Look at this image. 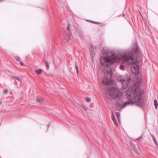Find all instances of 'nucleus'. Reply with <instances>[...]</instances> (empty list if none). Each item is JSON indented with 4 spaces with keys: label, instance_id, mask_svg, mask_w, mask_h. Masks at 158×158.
I'll use <instances>...</instances> for the list:
<instances>
[{
    "label": "nucleus",
    "instance_id": "obj_5",
    "mask_svg": "<svg viewBox=\"0 0 158 158\" xmlns=\"http://www.w3.org/2000/svg\"><path fill=\"white\" fill-rule=\"evenodd\" d=\"M131 70L133 73L137 74L139 71V67L138 65H135L131 67Z\"/></svg>",
    "mask_w": 158,
    "mask_h": 158
},
{
    "label": "nucleus",
    "instance_id": "obj_15",
    "mask_svg": "<svg viewBox=\"0 0 158 158\" xmlns=\"http://www.w3.org/2000/svg\"><path fill=\"white\" fill-rule=\"evenodd\" d=\"M15 59L16 60L20 62V61H21V59H20V58L19 57L16 56L15 57Z\"/></svg>",
    "mask_w": 158,
    "mask_h": 158
},
{
    "label": "nucleus",
    "instance_id": "obj_2",
    "mask_svg": "<svg viewBox=\"0 0 158 158\" xmlns=\"http://www.w3.org/2000/svg\"><path fill=\"white\" fill-rule=\"evenodd\" d=\"M139 52L138 48L137 46L133 49L132 52H127L123 54H115L108 48H104L103 52L107 56L102 57L101 58L100 61L102 65H107L109 64L113 63L117 61L121 60L124 63L128 65H131L136 62V60L133 56V53L136 54Z\"/></svg>",
    "mask_w": 158,
    "mask_h": 158
},
{
    "label": "nucleus",
    "instance_id": "obj_20",
    "mask_svg": "<svg viewBox=\"0 0 158 158\" xmlns=\"http://www.w3.org/2000/svg\"><path fill=\"white\" fill-rule=\"evenodd\" d=\"M8 92V90L7 89H5L4 91V93L5 94H7Z\"/></svg>",
    "mask_w": 158,
    "mask_h": 158
},
{
    "label": "nucleus",
    "instance_id": "obj_23",
    "mask_svg": "<svg viewBox=\"0 0 158 158\" xmlns=\"http://www.w3.org/2000/svg\"><path fill=\"white\" fill-rule=\"evenodd\" d=\"M151 136H152V137L153 138V140H155V136L153 135H151Z\"/></svg>",
    "mask_w": 158,
    "mask_h": 158
},
{
    "label": "nucleus",
    "instance_id": "obj_4",
    "mask_svg": "<svg viewBox=\"0 0 158 158\" xmlns=\"http://www.w3.org/2000/svg\"><path fill=\"white\" fill-rule=\"evenodd\" d=\"M121 92L116 87L108 88L105 93L106 96L108 98L110 97L116 98L121 94Z\"/></svg>",
    "mask_w": 158,
    "mask_h": 158
},
{
    "label": "nucleus",
    "instance_id": "obj_14",
    "mask_svg": "<svg viewBox=\"0 0 158 158\" xmlns=\"http://www.w3.org/2000/svg\"><path fill=\"white\" fill-rule=\"evenodd\" d=\"M15 78L16 79L18 80L20 82H21V80L20 79V78L18 76H16V77H15Z\"/></svg>",
    "mask_w": 158,
    "mask_h": 158
},
{
    "label": "nucleus",
    "instance_id": "obj_11",
    "mask_svg": "<svg viewBox=\"0 0 158 158\" xmlns=\"http://www.w3.org/2000/svg\"><path fill=\"white\" fill-rule=\"evenodd\" d=\"M85 99L88 102H89L91 101V99L88 97L85 98Z\"/></svg>",
    "mask_w": 158,
    "mask_h": 158
},
{
    "label": "nucleus",
    "instance_id": "obj_12",
    "mask_svg": "<svg viewBox=\"0 0 158 158\" xmlns=\"http://www.w3.org/2000/svg\"><path fill=\"white\" fill-rule=\"evenodd\" d=\"M116 116L117 117V118H118V121L119 122V118H120V114L118 112L116 113Z\"/></svg>",
    "mask_w": 158,
    "mask_h": 158
},
{
    "label": "nucleus",
    "instance_id": "obj_10",
    "mask_svg": "<svg viewBox=\"0 0 158 158\" xmlns=\"http://www.w3.org/2000/svg\"><path fill=\"white\" fill-rule=\"evenodd\" d=\"M36 100L37 101L39 102H41L42 101V98L39 97H37L36 98Z\"/></svg>",
    "mask_w": 158,
    "mask_h": 158
},
{
    "label": "nucleus",
    "instance_id": "obj_21",
    "mask_svg": "<svg viewBox=\"0 0 158 158\" xmlns=\"http://www.w3.org/2000/svg\"><path fill=\"white\" fill-rule=\"evenodd\" d=\"M143 137V135H141L139 137L137 138L136 139L137 140H139V139L142 138Z\"/></svg>",
    "mask_w": 158,
    "mask_h": 158
},
{
    "label": "nucleus",
    "instance_id": "obj_6",
    "mask_svg": "<svg viewBox=\"0 0 158 158\" xmlns=\"http://www.w3.org/2000/svg\"><path fill=\"white\" fill-rule=\"evenodd\" d=\"M130 145L131 146V147H132V148H133V150H134L135 152L137 153V149L136 148V147L135 146V145L133 143L131 142L130 143Z\"/></svg>",
    "mask_w": 158,
    "mask_h": 158
},
{
    "label": "nucleus",
    "instance_id": "obj_3",
    "mask_svg": "<svg viewBox=\"0 0 158 158\" xmlns=\"http://www.w3.org/2000/svg\"><path fill=\"white\" fill-rule=\"evenodd\" d=\"M104 72L106 75L105 78L102 80V83L103 85H112L114 84V81L111 79L112 77V71L110 69H105Z\"/></svg>",
    "mask_w": 158,
    "mask_h": 158
},
{
    "label": "nucleus",
    "instance_id": "obj_8",
    "mask_svg": "<svg viewBox=\"0 0 158 158\" xmlns=\"http://www.w3.org/2000/svg\"><path fill=\"white\" fill-rule=\"evenodd\" d=\"M154 105L155 107V108L157 109V106H158V103L157 100L156 99H155L154 101Z\"/></svg>",
    "mask_w": 158,
    "mask_h": 158
},
{
    "label": "nucleus",
    "instance_id": "obj_16",
    "mask_svg": "<svg viewBox=\"0 0 158 158\" xmlns=\"http://www.w3.org/2000/svg\"><path fill=\"white\" fill-rule=\"evenodd\" d=\"M75 67H76V70H77V72L78 73H79V70H78V66L77 65V64H75Z\"/></svg>",
    "mask_w": 158,
    "mask_h": 158
},
{
    "label": "nucleus",
    "instance_id": "obj_13",
    "mask_svg": "<svg viewBox=\"0 0 158 158\" xmlns=\"http://www.w3.org/2000/svg\"><path fill=\"white\" fill-rule=\"evenodd\" d=\"M119 68L120 69L122 70H124V67L123 65H121L120 66Z\"/></svg>",
    "mask_w": 158,
    "mask_h": 158
},
{
    "label": "nucleus",
    "instance_id": "obj_24",
    "mask_svg": "<svg viewBox=\"0 0 158 158\" xmlns=\"http://www.w3.org/2000/svg\"><path fill=\"white\" fill-rule=\"evenodd\" d=\"M69 28H70V26H69V25L68 26V30H69Z\"/></svg>",
    "mask_w": 158,
    "mask_h": 158
},
{
    "label": "nucleus",
    "instance_id": "obj_1",
    "mask_svg": "<svg viewBox=\"0 0 158 158\" xmlns=\"http://www.w3.org/2000/svg\"><path fill=\"white\" fill-rule=\"evenodd\" d=\"M119 82H121L122 89H126L127 86L129 88L127 90L126 97L128 101L125 102L123 105L121 106L122 108L126 106L135 104L137 106H140L142 104L143 98L142 95L143 91L138 88L139 84L140 83L141 78L140 76L137 77L136 79V83L137 85V88L135 85L132 87L131 85V77L127 75L125 76L119 75L117 77Z\"/></svg>",
    "mask_w": 158,
    "mask_h": 158
},
{
    "label": "nucleus",
    "instance_id": "obj_22",
    "mask_svg": "<svg viewBox=\"0 0 158 158\" xmlns=\"http://www.w3.org/2000/svg\"><path fill=\"white\" fill-rule=\"evenodd\" d=\"M20 64L21 65L23 66L24 65L22 61H20Z\"/></svg>",
    "mask_w": 158,
    "mask_h": 158
},
{
    "label": "nucleus",
    "instance_id": "obj_19",
    "mask_svg": "<svg viewBox=\"0 0 158 158\" xmlns=\"http://www.w3.org/2000/svg\"><path fill=\"white\" fill-rule=\"evenodd\" d=\"M156 145V146H157V147H158V144L156 141V139H155V140H154Z\"/></svg>",
    "mask_w": 158,
    "mask_h": 158
},
{
    "label": "nucleus",
    "instance_id": "obj_26",
    "mask_svg": "<svg viewBox=\"0 0 158 158\" xmlns=\"http://www.w3.org/2000/svg\"><path fill=\"white\" fill-rule=\"evenodd\" d=\"M58 1L59 2H60V1H61V0H58Z\"/></svg>",
    "mask_w": 158,
    "mask_h": 158
},
{
    "label": "nucleus",
    "instance_id": "obj_17",
    "mask_svg": "<svg viewBox=\"0 0 158 158\" xmlns=\"http://www.w3.org/2000/svg\"><path fill=\"white\" fill-rule=\"evenodd\" d=\"M45 63L46 66L47 67L48 69L49 68V65L48 64V63L47 61H46Z\"/></svg>",
    "mask_w": 158,
    "mask_h": 158
},
{
    "label": "nucleus",
    "instance_id": "obj_7",
    "mask_svg": "<svg viewBox=\"0 0 158 158\" xmlns=\"http://www.w3.org/2000/svg\"><path fill=\"white\" fill-rule=\"evenodd\" d=\"M35 71V72L38 74H39L41 73V72L43 71V70L42 69H40L38 70H36Z\"/></svg>",
    "mask_w": 158,
    "mask_h": 158
},
{
    "label": "nucleus",
    "instance_id": "obj_9",
    "mask_svg": "<svg viewBox=\"0 0 158 158\" xmlns=\"http://www.w3.org/2000/svg\"><path fill=\"white\" fill-rule=\"evenodd\" d=\"M112 120L113 121V122H114V123L115 124H116V120L114 117V116L113 114H112Z\"/></svg>",
    "mask_w": 158,
    "mask_h": 158
},
{
    "label": "nucleus",
    "instance_id": "obj_27",
    "mask_svg": "<svg viewBox=\"0 0 158 158\" xmlns=\"http://www.w3.org/2000/svg\"><path fill=\"white\" fill-rule=\"evenodd\" d=\"M0 103H1V102H0Z\"/></svg>",
    "mask_w": 158,
    "mask_h": 158
},
{
    "label": "nucleus",
    "instance_id": "obj_18",
    "mask_svg": "<svg viewBox=\"0 0 158 158\" xmlns=\"http://www.w3.org/2000/svg\"><path fill=\"white\" fill-rule=\"evenodd\" d=\"M82 107L85 110H87L88 109V108L86 106H83Z\"/></svg>",
    "mask_w": 158,
    "mask_h": 158
},
{
    "label": "nucleus",
    "instance_id": "obj_25",
    "mask_svg": "<svg viewBox=\"0 0 158 158\" xmlns=\"http://www.w3.org/2000/svg\"><path fill=\"white\" fill-rule=\"evenodd\" d=\"M49 126H50V125H47V127H48V129L49 127Z\"/></svg>",
    "mask_w": 158,
    "mask_h": 158
}]
</instances>
